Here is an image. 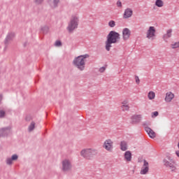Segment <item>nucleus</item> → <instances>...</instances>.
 Listing matches in <instances>:
<instances>
[{
	"instance_id": "nucleus-3",
	"label": "nucleus",
	"mask_w": 179,
	"mask_h": 179,
	"mask_svg": "<svg viewBox=\"0 0 179 179\" xmlns=\"http://www.w3.org/2000/svg\"><path fill=\"white\" fill-rule=\"evenodd\" d=\"M97 155V150L94 148H84L80 152V155L87 160H92Z\"/></svg>"
},
{
	"instance_id": "nucleus-9",
	"label": "nucleus",
	"mask_w": 179,
	"mask_h": 179,
	"mask_svg": "<svg viewBox=\"0 0 179 179\" xmlns=\"http://www.w3.org/2000/svg\"><path fill=\"white\" fill-rule=\"evenodd\" d=\"M143 126L144 127L145 131L147 132L150 138H156V133L150 127L147 126L146 122L143 123Z\"/></svg>"
},
{
	"instance_id": "nucleus-29",
	"label": "nucleus",
	"mask_w": 179,
	"mask_h": 179,
	"mask_svg": "<svg viewBox=\"0 0 179 179\" xmlns=\"http://www.w3.org/2000/svg\"><path fill=\"white\" fill-rule=\"evenodd\" d=\"M11 160H13V162H15L16 160H17V159H19V156L16 154H14L11 156Z\"/></svg>"
},
{
	"instance_id": "nucleus-38",
	"label": "nucleus",
	"mask_w": 179,
	"mask_h": 179,
	"mask_svg": "<svg viewBox=\"0 0 179 179\" xmlns=\"http://www.w3.org/2000/svg\"><path fill=\"white\" fill-rule=\"evenodd\" d=\"M25 120H26V121H30V120H31V117L30 116H27L25 117Z\"/></svg>"
},
{
	"instance_id": "nucleus-30",
	"label": "nucleus",
	"mask_w": 179,
	"mask_h": 179,
	"mask_svg": "<svg viewBox=\"0 0 179 179\" xmlns=\"http://www.w3.org/2000/svg\"><path fill=\"white\" fill-rule=\"evenodd\" d=\"M56 47H61L62 45V43L60 41H57L55 43Z\"/></svg>"
},
{
	"instance_id": "nucleus-23",
	"label": "nucleus",
	"mask_w": 179,
	"mask_h": 179,
	"mask_svg": "<svg viewBox=\"0 0 179 179\" xmlns=\"http://www.w3.org/2000/svg\"><path fill=\"white\" fill-rule=\"evenodd\" d=\"M163 5H164V3L162 0H156L155 1L156 6H157L158 8H162Z\"/></svg>"
},
{
	"instance_id": "nucleus-19",
	"label": "nucleus",
	"mask_w": 179,
	"mask_h": 179,
	"mask_svg": "<svg viewBox=\"0 0 179 179\" xmlns=\"http://www.w3.org/2000/svg\"><path fill=\"white\" fill-rule=\"evenodd\" d=\"M124 160L126 162H131L132 160V152L131 151L128 150L124 152Z\"/></svg>"
},
{
	"instance_id": "nucleus-11",
	"label": "nucleus",
	"mask_w": 179,
	"mask_h": 179,
	"mask_svg": "<svg viewBox=\"0 0 179 179\" xmlns=\"http://www.w3.org/2000/svg\"><path fill=\"white\" fill-rule=\"evenodd\" d=\"M156 36V29L155 27H150L147 31V38H152Z\"/></svg>"
},
{
	"instance_id": "nucleus-17",
	"label": "nucleus",
	"mask_w": 179,
	"mask_h": 179,
	"mask_svg": "<svg viewBox=\"0 0 179 179\" xmlns=\"http://www.w3.org/2000/svg\"><path fill=\"white\" fill-rule=\"evenodd\" d=\"M120 150L122 152H127L128 150V143L125 141H122L120 143Z\"/></svg>"
},
{
	"instance_id": "nucleus-25",
	"label": "nucleus",
	"mask_w": 179,
	"mask_h": 179,
	"mask_svg": "<svg viewBox=\"0 0 179 179\" xmlns=\"http://www.w3.org/2000/svg\"><path fill=\"white\" fill-rule=\"evenodd\" d=\"M48 30H50V28L48 26H44L41 28V31L44 34H47V33H48Z\"/></svg>"
},
{
	"instance_id": "nucleus-27",
	"label": "nucleus",
	"mask_w": 179,
	"mask_h": 179,
	"mask_svg": "<svg viewBox=\"0 0 179 179\" xmlns=\"http://www.w3.org/2000/svg\"><path fill=\"white\" fill-rule=\"evenodd\" d=\"M171 48L176 49V48H179V41L178 42H175L171 45Z\"/></svg>"
},
{
	"instance_id": "nucleus-39",
	"label": "nucleus",
	"mask_w": 179,
	"mask_h": 179,
	"mask_svg": "<svg viewBox=\"0 0 179 179\" xmlns=\"http://www.w3.org/2000/svg\"><path fill=\"white\" fill-rule=\"evenodd\" d=\"M176 155L179 157V150L176 151Z\"/></svg>"
},
{
	"instance_id": "nucleus-34",
	"label": "nucleus",
	"mask_w": 179,
	"mask_h": 179,
	"mask_svg": "<svg viewBox=\"0 0 179 179\" xmlns=\"http://www.w3.org/2000/svg\"><path fill=\"white\" fill-rule=\"evenodd\" d=\"M135 79H136V83H137V85H139V83H141V80H139V77L138 76H136Z\"/></svg>"
},
{
	"instance_id": "nucleus-10",
	"label": "nucleus",
	"mask_w": 179,
	"mask_h": 179,
	"mask_svg": "<svg viewBox=\"0 0 179 179\" xmlns=\"http://www.w3.org/2000/svg\"><path fill=\"white\" fill-rule=\"evenodd\" d=\"M15 38V33L13 32H9L5 39V45L6 47L4 48V50H6V48H8V45H9V43H10V41H12L13 40V38Z\"/></svg>"
},
{
	"instance_id": "nucleus-14",
	"label": "nucleus",
	"mask_w": 179,
	"mask_h": 179,
	"mask_svg": "<svg viewBox=\"0 0 179 179\" xmlns=\"http://www.w3.org/2000/svg\"><path fill=\"white\" fill-rule=\"evenodd\" d=\"M131 120L132 124H139L142 121V115H134Z\"/></svg>"
},
{
	"instance_id": "nucleus-7",
	"label": "nucleus",
	"mask_w": 179,
	"mask_h": 179,
	"mask_svg": "<svg viewBox=\"0 0 179 179\" xmlns=\"http://www.w3.org/2000/svg\"><path fill=\"white\" fill-rule=\"evenodd\" d=\"M113 145H114V142H113L111 139H107L104 141L103 148L108 152H113V149H114V146Z\"/></svg>"
},
{
	"instance_id": "nucleus-12",
	"label": "nucleus",
	"mask_w": 179,
	"mask_h": 179,
	"mask_svg": "<svg viewBox=\"0 0 179 179\" xmlns=\"http://www.w3.org/2000/svg\"><path fill=\"white\" fill-rule=\"evenodd\" d=\"M10 129H12L10 126L0 129V135L1 136H8L10 134Z\"/></svg>"
},
{
	"instance_id": "nucleus-4",
	"label": "nucleus",
	"mask_w": 179,
	"mask_h": 179,
	"mask_svg": "<svg viewBox=\"0 0 179 179\" xmlns=\"http://www.w3.org/2000/svg\"><path fill=\"white\" fill-rule=\"evenodd\" d=\"M78 26H79V17L78 15H72L67 27L69 33H73V30L76 29Z\"/></svg>"
},
{
	"instance_id": "nucleus-32",
	"label": "nucleus",
	"mask_w": 179,
	"mask_h": 179,
	"mask_svg": "<svg viewBox=\"0 0 179 179\" xmlns=\"http://www.w3.org/2000/svg\"><path fill=\"white\" fill-rule=\"evenodd\" d=\"M5 117V111L0 110V118H3Z\"/></svg>"
},
{
	"instance_id": "nucleus-2",
	"label": "nucleus",
	"mask_w": 179,
	"mask_h": 179,
	"mask_svg": "<svg viewBox=\"0 0 179 179\" xmlns=\"http://www.w3.org/2000/svg\"><path fill=\"white\" fill-rule=\"evenodd\" d=\"M86 58H89L88 54L75 57L73 60V65L77 68L78 71H85V68H86Z\"/></svg>"
},
{
	"instance_id": "nucleus-15",
	"label": "nucleus",
	"mask_w": 179,
	"mask_h": 179,
	"mask_svg": "<svg viewBox=\"0 0 179 179\" xmlns=\"http://www.w3.org/2000/svg\"><path fill=\"white\" fill-rule=\"evenodd\" d=\"M134 13V11L132 10V8H126L124 10V13L123 15V17L124 19H129V17H131L132 16Z\"/></svg>"
},
{
	"instance_id": "nucleus-18",
	"label": "nucleus",
	"mask_w": 179,
	"mask_h": 179,
	"mask_svg": "<svg viewBox=\"0 0 179 179\" xmlns=\"http://www.w3.org/2000/svg\"><path fill=\"white\" fill-rule=\"evenodd\" d=\"M48 3L52 9H55L59 3V0H48Z\"/></svg>"
},
{
	"instance_id": "nucleus-22",
	"label": "nucleus",
	"mask_w": 179,
	"mask_h": 179,
	"mask_svg": "<svg viewBox=\"0 0 179 179\" xmlns=\"http://www.w3.org/2000/svg\"><path fill=\"white\" fill-rule=\"evenodd\" d=\"M36 127V122H31L28 127L29 132H31L34 130V128Z\"/></svg>"
},
{
	"instance_id": "nucleus-5",
	"label": "nucleus",
	"mask_w": 179,
	"mask_h": 179,
	"mask_svg": "<svg viewBox=\"0 0 179 179\" xmlns=\"http://www.w3.org/2000/svg\"><path fill=\"white\" fill-rule=\"evenodd\" d=\"M72 170V162L69 159H64L62 162V171L63 173H68Z\"/></svg>"
},
{
	"instance_id": "nucleus-41",
	"label": "nucleus",
	"mask_w": 179,
	"mask_h": 179,
	"mask_svg": "<svg viewBox=\"0 0 179 179\" xmlns=\"http://www.w3.org/2000/svg\"><path fill=\"white\" fill-rule=\"evenodd\" d=\"M26 45H27V42L24 43V47H26Z\"/></svg>"
},
{
	"instance_id": "nucleus-24",
	"label": "nucleus",
	"mask_w": 179,
	"mask_h": 179,
	"mask_svg": "<svg viewBox=\"0 0 179 179\" xmlns=\"http://www.w3.org/2000/svg\"><path fill=\"white\" fill-rule=\"evenodd\" d=\"M148 96L150 100H153V99H155V97L156 96V94L153 92H150Z\"/></svg>"
},
{
	"instance_id": "nucleus-33",
	"label": "nucleus",
	"mask_w": 179,
	"mask_h": 179,
	"mask_svg": "<svg viewBox=\"0 0 179 179\" xmlns=\"http://www.w3.org/2000/svg\"><path fill=\"white\" fill-rule=\"evenodd\" d=\"M34 2L36 5H41V3L44 2V0H34Z\"/></svg>"
},
{
	"instance_id": "nucleus-42",
	"label": "nucleus",
	"mask_w": 179,
	"mask_h": 179,
	"mask_svg": "<svg viewBox=\"0 0 179 179\" xmlns=\"http://www.w3.org/2000/svg\"><path fill=\"white\" fill-rule=\"evenodd\" d=\"M0 138H1V134H0Z\"/></svg>"
},
{
	"instance_id": "nucleus-37",
	"label": "nucleus",
	"mask_w": 179,
	"mask_h": 179,
	"mask_svg": "<svg viewBox=\"0 0 179 179\" xmlns=\"http://www.w3.org/2000/svg\"><path fill=\"white\" fill-rule=\"evenodd\" d=\"M152 115H154V117H157V115H159V112H157V111L153 112Z\"/></svg>"
},
{
	"instance_id": "nucleus-13",
	"label": "nucleus",
	"mask_w": 179,
	"mask_h": 179,
	"mask_svg": "<svg viewBox=\"0 0 179 179\" xmlns=\"http://www.w3.org/2000/svg\"><path fill=\"white\" fill-rule=\"evenodd\" d=\"M122 37L124 41H127L131 37V30L128 28H124L122 30Z\"/></svg>"
},
{
	"instance_id": "nucleus-8",
	"label": "nucleus",
	"mask_w": 179,
	"mask_h": 179,
	"mask_svg": "<svg viewBox=\"0 0 179 179\" xmlns=\"http://www.w3.org/2000/svg\"><path fill=\"white\" fill-rule=\"evenodd\" d=\"M143 164L140 171V174H141V176H145V174L149 173V162H148L146 159H143Z\"/></svg>"
},
{
	"instance_id": "nucleus-31",
	"label": "nucleus",
	"mask_w": 179,
	"mask_h": 179,
	"mask_svg": "<svg viewBox=\"0 0 179 179\" xmlns=\"http://www.w3.org/2000/svg\"><path fill=\"white\" fill-rule=\"evenodd\" d=\"M116 5H117V8H122V3L120 0H118L117 1Z\"/></svg>"
},
{
	"instance_id": "nucleus-16",
	"label": "nucleus",
	"mask_w": 179,
	"mask_h": 179,
	"mask_svg": "<svg viewBox=\"0 0 179 179\" xmlns=\"http://www.w3.org/2000/svg\"><path fill=\"white\" fill-rule=\"evenodd\" d=\"M174 99V94L171 92H166V96H165V101L166 103H171V100Z\"/></svg>"
},
{
	"instance_id": "nucleus-36",
	"label": "nucleus",
	"mask_w": 179,
	"mask_h": 179,
	"mask_svg": "<svg viewBox=\"0 0 179 179\" xmlns=\"http://www.w3.org/2000/svg\"><path fill=\"white\" fill-rule=\"evenodd\" d=\"M166 160H168V162H174V159H173V158L171 156H167L166 157Z\"/></svg>"
},
{
	"instance_id": "nucleus-28",
	"label": "nucleus",
	"mask_w": 179,
	"mask_h": 179,
	"mask_svg": "<svg viewBox=\"0 0 179 179\" xmlns=\"http://www.w3.org/2000/svg\"><path fill=\"white\" fill-rule=\"evenodd\" d=\"M108 26L109 27H115V21L114 20L109 21Z\"/></svg>"
},
{
	"instance_id": "nucleus-1",
	"label": "nucleus",
	"mask_w": 179,
	"mask_h": 179,
	"mask_svg": "<svg viewBox=\"0 0 179 179\" xmlns=\"http://www.w3.org/2000/svg\"><path fill=\"white\" fill-rule=\"evenodd\" d=\"M106 38L107 39L105 42V48L106 51H110L111 50V47H113L112 44H117V43L120 41L121 37L118 32L115 31H110L106 36Z\"/></svg>"
},
{
	"instance_id": "nucleus-6",
	"label": "nucleus",
	"mask_w": 179,
	"mask_h": 179,
	"mask_svg": "<svg viewBox=\"0 0 179 179\" xmlns=\"http://www.w3.org/2000/svg\"><path fill=\"white\" fill-rule=\"evenodd\" d=\"M164 166L171 170V171H176L177 170V168L176 167V162L175 161H169L167 159H164L163 160Z\"/></svg>"
},
{
	"instance_id": "nucleus-21",
	"label": "nucleus",
	"mask_w": 179,
	"mask_h": 179,
	"mask_svg": "<svg viewBox=\"0 0 179 179\" xmlns=\"http://www.w3.org/2000/svg\"><path fill=\"white\" fill-rule=\"evenodd\" d=\"M122 108L123 111H128L129 110V106H128V102L127 101L122 102Z\"/></svg>"
},
{
	"instance_id": "nucleus-40",
	"label": "nucleus",
	"mask_w": 179,
	"mask_h": 179,
	"mask_svg": "<svg viewBox=\"0 0 179 179\" xmlns=\"http://www.w3.org/2000/svg\"><path fill=\"white\" fill-rule=\"evenodd\" d=\"M2 99H3L2 94H0V101H2Z\"/></svg>"
},
{
	"instance_id": "nucleus-26",
	"label": "nucleus",
	"mask_w": 179,
	"mask_h": 179,
	"mask_svg": "<svg viewBox=\"0 0 179 179\" xmlns=\"http://www.w3.org/2000/svg\"><path fill=\"white\" fill-rule=\"evenodd\" d=\"M6 164H8V166H11V164H13V160L12 159L11 157H8L6 159Z\"/></svg>"
},
{
	"instance_id": "nucleus-20",
	"label": "nucleus",
	"mask_w": 179,
	"mask_h": 179,
	"mask_svg": "<svg viewBox=\"0 0 179 179\" xmlns=\"http://www.w3.org/2000/svg\"><path fill=\"white\" fill-rule=\"evenodd\" d=\"M171 33H173V29H168L166 31V34H165L164 36H163V39L167 42V39L168 38H170L172 36Z\"/></svg>"
},
{
	"instance_id": "nucleus-35",
	"label": "nucleus",
	"mask_w": 179,
	"mask_h": 179,
	"mask_svg": "<svg viewBox=\"0 0 179 179\" xmlns=\"http://www.w3.org/2000/svg\"><path fill=\"white\" fill-rule=\"evenodd\" d=\"M104 71H106V67H104V66H102V67H101V68L99 69V72H100L101 73H103V72H104Z\"/></svg>"
}]
</instances>
